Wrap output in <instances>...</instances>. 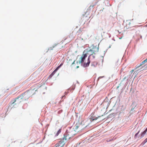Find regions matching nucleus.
<instances>
[{
    "instance_id": "f8f14e48",
    "label": "nucleus",
    "mask_w": 147,
    "mask_h": 147,
    "mask_svg": "<svg viewBox=\"0 0 147 147\" xmlns=\"http://www.w3.org/2000/svg\"><path fill=\"white\" fill-rule=\"evenodd\" d=\"M147 142V138H146L144 140L142 143L141 145H144Z\"/></svg>"
},
{
    "instance_id": "393cba45",
    "label": "nucleus",
    "mask_w": 147,
    "mask_h": 147,
    "mask_svg": "<svg viewBox=\"0 0 147 147\" xmlns=\"http://www.w3.org/2000/svg\"><path fill=\"white\" fill-rule=\"evenodd\" d=\"M121 38H119V39H121Z\"/></svg>"
},
{
    "instance_id": "412c9836",
    "label": "nucleus",
    "mask_w": 147,
    "mask_h": 147,
    "mask_svg": "<svg viewBox=\"0 0 147 147\" xmlns=\"http://www.w3.org/2000/svg\"><path fill=\"white\" fill-rule=\"evenodd\" d=\"M79 67L78 66H77L76 67H77V68H79Z\"/></svg>"
},
{
    "instance_id": "ddd939ff",
    "label": "nucleus",
    "mask_w": 147,
    "mask_h": 147,
    "mask_svg": "<svg viewBox=\"0 0 147 147\" xmlns=\"http://www.w3.org/2000/svg\"><path fill=\"white\" fill-rule=\"evenodd\" d=\"M147 63V58L146 59H145L144 61L141 62V63L142 65L145 63Z\"/></svg>"
},
{
    "instance_id": "6e6552de",
    "label": "nucleus",
    "mask_w": 147,
    "mask_h": 147,
    "mask_svg": "<svg viewBox=\"0 0 147 147\" xmlns=\"http://www.w3.org/2000/svg\"><path fill=\"white\" fill-rule=\"evenodd\" d=\"M147 131V128L145 130V131L142 132L140 135L141 138H142L144 137V135L146 134V132Z\"/></svg>"
},
{
    "instance_id": "f03ea898",
    "label": "nucleus",
    "mask_w": 147,
    "mask_h": 147,
    "mask_svg": "<svg viewBox=\"0 0 147 147\" xmlns=\"http://www.w3.org/2000/svg\"><path fill=\"white\" fill-rule=\"evenodd\" d=\"M67 137L68 139L70 138V137L64 136L63 139H62L59 141V142L56 144L55 145V147H63V146L65 144V141L67 140L66 137Z\"/></svg>"
},
{
    "instance_id": "2eb2a0df",
    "label": "nucleus",
    "mask_w": 147,
    "mask_h": 147,
    "mask_svg": "<svg viewBox=\"0 0 147 147\" xmlns=\"http://www.w3.org/2000/svg\"><path fill=\"white\" fill-rule=\"evenodd\" d=\"M61 131L60 129H59L57 132V134H56V136H58L59 134L61 132Z\"/></svg>"
},
{
    "instance_id": "dca6fc26",
    "label": "nucleus",
    "mask_w": 147,
    "mask_h": 147,
    "mask_svg": "<svg viewBox=\"0 0 147 147\" xmlns=\"http://www.w3.org/2000/svg\"><path fill=\"white\" fill-rule=\"evenodd\" d=\"M113 116V114H110L107 117V118H109L112 117Z\"/></svg>"
},
{
    "instance_id": "39448f33",
    "label": "nucleus",
    "mask_w": 147,
    "mask_h": 147,
    "mask_svg": "<svg viewBox=\"0 0 147 147\" xmlns=\"http://www.w3.org/2000/svg\"><path fill=\"white\" fill-rule=\"evenodd\" d=\"M143 70H144L143 67H142L138 69V70L135 71L134 74L136 75L138 74V73L139 72L142 71Z\"/></svg>"
},
{
    "instance_id": "5701e85b",
    "label": "nucleus",
    "mask_w": 147,
    "mask_h": 147,
    "mask_svg": "<svg viewBox=\"0 0 147 147\" xmlns=\"http://www.w3.org/2000/svg\"><path fill=\"white\" fill-rule=\"evenodd\" d=\"M111 47V46H109V48H110V47Z\"/></svg>"
},
{
    "instance_id": "4468645a",
    "label": "nucleus",
    "mask_w": 147,
    "mask_h": 147,
    "mask_svg": "<svg viewBox=\"0 0 147 147\" xmlns=\"http://www.w3.org/2000/svg\"><path fill=\"white\" fill-rule=\"evenodd\" d=\"M142 65L141 64V63H140L139 64V65H137L136 67H135V68L136 69L137 68H139V67H140V66H142Z\"/></svg>"
},
{
    "instance_id": "9b49d317",
    "label": "nucleus",
    "mask_w": 147,
    "mask_h": 147,
    "mask_svg": "<svg viewBox=\"0 0 147 147\" xmlns=\"http://www.w3.org/2000/svg\"><path fill=\"white\" fill-rule=\"evenodd\" d=\"M97 65V63L96 62H94L92 63L91 64V66L94 67H96Z\"/></svg>"
},
{
    "instance_id": "f257e3e1",
    "label": "nucleus",
    "mask_w": 147,
    "mask_h": 147,
    "mask_svg": "<svg viewBox=\"0 0 147 147\" xmlns=\"http://www.w3.org/2000/svg\"><path fill=\"white\" fill-rule=\"evenodd\" d=\"M101 116H103V115L101 116H98V117H94L91 116L90 118L87 121L85 122L84 124H83V122H82L81 123H77L75 127L74 128V130L69 132L68 135L72 136H73L75 135L76 132L80 131L83 129L87 127L92 121L96 120Z\"/></svg>"
},
{
    "instance_id": "0eeeda50",
    "label": "nucleus",
    "mask_w": 147,
    "mask_h": 147,
    "mask_svg": "<svg viewBox=\"0 0 147 147\" xmlns=\"http://www.w3.org/2000/svg\"><path fill=\"white\" fill-rule=\"evenodd\" d=\"M90 63V61L88 59V62L86 63H84V64L82 65V66L84 67H88L89 66Z\"/></svg>"
},
{
    "instance_id": "6ab92c4d",
    "label": "nucleus",
    "mask_w": 147,
    "mask_h": 147,
    "mask_svg": "<svg viewBox=\"0 0 147 147\" xmlns=\"http://www.w3.org/2000/svg\"><path fill=\"white\" fill-rule=\"evenodd\" d=\"M134 71V70H132L131 71V73H132Z\"/></svg>"
},
{
    "instance_id": "20e7f679",
    "label": "nucleus",
    "mask_w": 147,
    "mask_h": 147,
    "mask_svg": "<svg viewBox=\"0 0 147 147\" xmlns=\"http://www.w3.org/2000/svg\"><path fill=\"white\" fill-rule=\"evenodd\" d=\"M83 56L82 57L80 58V60L79 61V63H81L84 62L86 57H87V55L86 54H84V52L83 53Z\"/></svg>"
},
{
    "instance_id": "f3484780",
    "label": "nucleus",
    "mask_w": 147,
    "mask_h": 147,
    "mask_svg": "<svg viewBox=\"0 0 147 147\" xmlns=\"http://www.w3.org/2000/svg\"><path fill=\"white\" fill-rule=\"evenodd\" d=\"M140 131H139L137 133H136L135 134V137H136L137 135L139 133Z\"/></svg>"
},
{
    "instance_id": "1a4fd4ad",
    "label": "nucleus",
    "mask_w": 147,
    "mask_h": 147,
    "mask_svg": "<svg viewBox=\"0 0 147 147\" xmlns=\"http://www.w3.org/2000/svg\"><path fill=\"white\" fill-rule=\"evenodd\" d=\"M95 58V56L92 54L90 55L88 57V60H90V59H94Z\"/></svg>"
},
{
    "instance_id": "4be33fe9",
    "label": "nucleus",
    "mask_w": 147,
    "mask_h": 147,
    "mask_svg": "<svg viewBox=\"0 0 147 147\" xmlns=\"http://www.w3.org/2000/svg\"><path fill=\"white\" fill-rule=\"evenodd\" d=\"M94 50H96V49H94Z\"/></svg>"
},
{
    "instance_id": "a211bd4d",
    "label": "nucleus",
    "mask_w": 147,
    "mask_h": 147,
    "mask_svg": "<svg viewBox=\"0 0 147 147\" xmlns=\"http://www.w3.org/2000/svg\"><path fill=\"white\" fill-rule=\"evenodd\" d=\"M74 63H75V61H74V62L73 63H72V64H74Z\"/></svg>"
},
{
    "instance_id": "aec40b11",
    "label": "nucleus",
    "mask_w": 147,
    "mask_h": 147,
    "mask_svg": "<svg viewBox=\"0 0 147 147\" xmlns=\"http://www.w3.org/2000/svg\"><path fill=\"white\" fill-rule=\"evenodd\" d=\"M16 101V100H15L12 103V104H14V102Z\"/></svg>"
},
{
    "instance_id": "423d86ee",
    "label": "nucleus",
    "mask_w": 147,
    "mask_h": 147,
    "mask_svg": "<svg viewBox=\"0 0 147 147\" xmlns=\"http://www.w3.org/2000/svg\"><path fill=\"white\" fill-rule=\"evenodd\" d=\"M63 64V63H61L57 68L54 70L53 72L51 74V75L53 76L54 74L60 68V67Z\"/></svg>"
},
{
    "instance_id": "b1692460",
    "label": "nucleus",
    "mask_w": 147,
    "mask_h": 147,
    "mask_svg": "<svg viewBox=\"0 0 147 147\" xmlns=\"http://www.w3.org/2000/svg\"><path fill=\"white\" fill-rule=\"evenodd\" d=\"M19 97H18V98L17 99H18L19 98Z\"/></svg>"
},
{
    "instance_id": "7ed1b4c3",
    "label": "nucleus",
    "mask_w": 147,
    "mask_h": 147,
    "mask_svg": "<svg viewBox=\"0 0 147 147\" xmlns=\"http://www.w3.org/2000/svg\"><path fill=\"white\" fill-rule=\"evenodd\" d=\"M91 49H90L89 50V51H92L93 52V53H94L95 52H98L99 50V47H96L94 46L93 45H92L91 46Z\"/></svg>"
},
{
    "instance_id": "9d476101",
    "label": "nucleus",
    "mask_w": 147,
    "mask_h": 147,
    "mask_svg": "<svg viewBox=\"0 0 147 147\" xmlns=\"http://www.w3.org/2000/svg\"><path fill=\"white\" fill-rule=\"evenodd\" d=\"M136 103L135 102H133L132 103V104L131 106L132 107V108H131V110L130 112H131L134 109V108H133V107L134 106H136Z\"/></svg>"
}]
</instances>
